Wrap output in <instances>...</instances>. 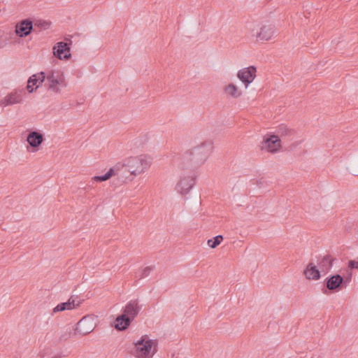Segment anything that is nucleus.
Listing matches in <instances>:
<instances>
[{
	"instance_id": "nucleus-14",
	"label": "nucleus",
	"mask_w": 358,
	"mask_h": 358,
	"mask_svg": "<svg viewBox=\"0 0 358 358\" xmlns=\"http://www.w3.org/2000/svg\"><path fill=\"white\" fill-rule=\"evenodd\" d=\"M141 306L136 300L129 301L124 309V313L130 319V321L136 317L141 311Z\"/></svg>"
},
{
	"instance_id": "nucleus-10",
	"label": "nucleus",
	"mask_w": 358,
	"mask_h": 358,
	"mask_svg": "<svg viewBox=\"0 0 358 358\" xmlns=\"http://www.w3.org/2000/svg\"><path fill=\"white\" fill-rule=\"evenodd\" d=\"M52 50L54 56L59 59H69L71 57L70 46L66 43H57Z\"/></svg>"
},
{
	"instance_id": "nucleus-6",
	"label": "nucleus",
	"mask_w": 358,
	"mask_h": 358,
	"mask_svg": "<svg viewBox=\"0 0 358 358\" xmlns=\"http://www.w3.org/2000/svg\"><path fill=\"white\" fill-rule=\"evenodd\" d=\"M282 148L280 138L275 134H266L261 143V150L273 155L277 154Z\"/></svg>"
},
{
	"instance_id": "nucleus-25",
	"label": "nucleus",
	"mask_w": 358,
	"mask_h": 358,
	"mask_svg": "<svg viewBox=\"0 0 358 358\" xmlns=\"http://www.w3.org/2000/svg\"><path fill=\"white\" fill-rule=\"evenodd\" d=\"M348 266L351 268H357L358 269V259L350 260L348 263Z\"/></svg>"
},
{
	"instance_id": "nucleus-7",
	"label": "nucleus",
	"mask_w": 358,
	"mask_h": 358,
	"mask_svg": "<svg viewBox=\"0 0 358 358\" xmlns=\"http://www.w3.org/2000/svg\"><path fill=\"white\" fill-rule=\"evenodd\" d=\"M278 30L274 24L264 23L260 26L258 32L255 34L256 40L258 41H270L276 36Z\"/></svg>"
},
{
	"instance_id": "nucleus-21",
	"label": "nucleus",
	"mask_w": 358,
	"mask_h": 358,
	"mask_svg": "<svg viewBox=\"0 0 358 358\" xmlns=\"http://www.w3.org/2000/svg\"><path fill=\"white\" fill-rule=\"evenodd\" d=\"M333 265V259L326 255V256L323 257L320 259L318 266L320 267V273H327L330 271Z\"/></svg>"
},
{
	"instance_id": "nucleus-4",
	"label": "nucleus",
	"mask_w": 358,
	"mask_h": 358,
	"mask_svg": "<svg viewBox=\"0 0 358 358\" xmlns=\"http://www.w3.org/2000/svg\"><path fill=\"white\" fill-rule=\"evenodd\" d=\"M45 86L49 92L59 94L62 92V87L67 86V83L64 75L59 71H49L45 74Z\"/></svg>"
},
{
	"instance_id": "nucleus-8",
	"label": "nucleus",
	"mask_w": 358,
	"mask_h": 358,
	"mask_svg": "<svg viewBox=\"0 0 358 358\" xmlns=\"http://www.w3.org/2000/svg\"><path fill=\"white\" fill-rule=\"evenodd\" d=\"M256 76L257 69L254 66L242 68L237 73V78L241 80L245 88L253 82Z\"/></svg>"
},
{
	"instance_id": "nucleus-11",
	"label": "nucleus",
	"mask_w": 358,
	"mask_h": 358,
	"mask_svg": "<svg viewBox=\"0 0 358 358\" xmlns=\"http://www.w3.org/2000/svg\"><path fill=\"white\" fill-rule=\"evenodd\" d=\"M194 185V178L191 176L181 177L177 183L176 189L182 195H185Z\"/></svg>"
},
{
	"instance_id": "nucleus-19",
	"label": "nucleus",
	"mask_w": 358,
	"mask_h": 358,
	"mask_svg": "<svg viewBox=\"0 0 358 358\" xmlns=\"http://www.w3.org/2000/svg\"><path fill=\"white\" fill-rule=\"evenodd\" d=\"M112 176H117V178L119 179V171L117 169V164H115L114 166L111 167L103 176H96L92 177V181L104 182L106 181V180L110 178Z\"/></svg>"
},
{
	"instance_id": "nucleus-2",
	"label": "nucleus",
	"mask_w": 358,
	"mask_h": 358,
	"mask_svg": "<svg viewBox=\"0 0 358 358\" xmlns=\"http://www.w3.org/2000/svg\"><path fill=\"white\" fill-rule=\"evenodd\" d=\"M157 341L149 335H141L134 342L132 355L136 358H152L157 350Z\"/></svg>"
},
{
	"instance_id": "nucleus-18",
	"label": "nucleus",
	"mask_w": 358,
	"mask_h": 358,
	"mask_svg": "<svg viewBox=\"0 0 358 358\" xmlns=\"http://www.w3.org/2000/svg\"><path fill=\"white\" fill-rule=\"evenodd\" d=\"M304 274L308 280H318L321 277L320 269L317 268L313 263L308 264L304 271Z\"/></svg>"
},
{
	"instance_id": "nucleus-16",
	"label": "nucleus",
	"mask_w": 358,
	"mask_h": 358,
	"mask_svg": "<svg viewBox=\"0 0 358 358\" xmlns=\"http://www.w3.org/2000/svg\"><path fill=\"white\" fill-rule=\"evenodd\" d=\"M32 22L30 20L26 19L22 20L15 26V32L19 37H25L30 34L32 30Z\"/></svg>"
},
{
	"instance_id": "nucleus-26",
	"label": "nucleus",
	"mask_w": 358,
	"mask_h": 358,
	"mask_svg": "<svg viewBox=\"0 0 358 358\" xmlns=\"http://www.w3.org/2000/svg\"><path fill=\"white\" fill-rule=\"evenodd\" d=\"M71 336V332L67 333L65 336H62V339L67 340V338Z\"/></svg>"
},
{
	"instance_id": "nucleus-22",
	"label": "nucleus",
	"mask_w": 358,
	"mask_h": 358,
	"mask_svg": "<svg viewBox=\"0 0 358 358\" xmlns=\"http://www.w3.org/2000/svg\"><path fill=\"white\" fill-rule=\"evenodd\" d=\"M130 324V319L123 313L121 315L117 317L115 320V328L120 330H124L127 329Z\"/></svg>"
},
{
	"instance_id": "nucleus-28",
	"label": "nucleus",
	"mask_w": 358,
	"mask_h": 358,
	"mask_svg": "<svg viewBox=\"0 0 358 358\" xmlns=\"http://www.w3.org/2000/svg\"><path fill=\"white\" fill-rule=\"evenodd\" d=\"M0 47H1V43H0Z\"/></svg>"
},
{
	"instance_id": "nucleus-23",
	"label": "nucleus",
	"mask_w": 358,
	"mask_h": 358,
	"mask_svg": "<svg viewBox=\"0 0 358 358\" xmlns=\"http://www.w3.org/2000/svg\"><path fill=\"white\" fill-rule=\"evenodd\" d=\"M223 237L221 235L216 236L215 237L208 239L207 241L208 246L211 248H215L217 245L221 244Z\"/></svg>"
},
{
	"instance_id": "nucleus-1",
	"label": "nucleus",
	"mask_w": 358,
	"mask_h": 358,
	"mask_svg": "<svg viewBox=\"0 0 358 358\" xmlns=\"http://www.w3.org/2000/svg\"><path fill=\"white\" fill-rule=\"evenodd\" d=\"M116 164L119 171V180L122 182H127L148 171L152 162L150 157L141 155L127 157L123 162Z\"/></svg>"
},
{
	"instance_id": "nucleus-27",
	"label": "nucleus",
	"mask_w": 358,
	"mask_h": 358,
	"mask_svg": "<svg viewBox=\"0 0 358 358\" xmlns=\"http://www.w3.org/2000/svg\"><path fill=\"white\" fill-rule=\"evenodd\" d=\"M51 358H61V356L59 355H56L52 357Z\"/></svg>"
},
{
	"instance_id": "nucleus-3",
	"label": "nucleus",
	"mask_w": 358,
	"mask_h": 358,
	"mask_svg": "<svg viewBox=\"0 0 358 358\" xmlns=\"http://www.w3.org/2000/svg\"><path fill=\"white\" fill-rule=\"evenodd\" d=\"M212 146L208 141H203L186 152L187 157L191 164L196 167L205 163L208 158Z\"/></svg>"
},
{
	"instance_id": "nucleus-24",
	"label": "nucleus",
	"mask_w": 358,
	"mask_h": 358,
	"mask_svg": "<svg viewBox=\"0 0 358 358\" xmlns=\"http://www.w3.org/2000/svg\"><path fill=\"white\" fill-rule=\"evenodd\" d=\"M152 268L153 267L152 266H146L143 268L139 275L140 278H147L152 271Z\"/></svg>"
},
{
	"instance_id": "nucleus-20",
	"label": "nucleus",
	"mask_w": 358,
	"mask_h": 358,
	"mask_svg": "<svg viewBox=\"0 0 358 358\" xmlns=\"http://www.w3.org/2000/svg\"><path fill=\"white\" fill-rule=\"evenodd\" d=\"M28 143L31 148H38L42 143L43 138L41 134L32 131L29 134L27 138Z\"/></svg>"
},
{
	"instance_id": "nucleus-5",
	"label": "nucleus",
	"mask_w": 358,
	"mask_h": 358,
	"mask_svg": "<svg viewBox=\"0 0 358 358\" xmlns=\"http://www.w3.org/2000/svg\"><path fill=\"white\" fill-rule=\"evenodd\" d=\"M97 326V316L94 314L86 315L76 324L73 329V336L87 335L94 331Z\"/></svg>"
},
{
	"instance_id": "nucleus-15",
	"label": "nucleus",
	"mask_w": 358,
	"mask_h": 358,
	"mask_svg": "<svg viewBox=\"0 0 358 358\" xmlns=\"http://www.w3.org/2000/svg\"><path fill=\"white\" fill-rule=\"evenodd\" d=\"M344 279L339 274L333 275L326 279V287L331 291H339L343 284Z\"/></svg>"
},
{
	"instance_id": "nucleus-17",
	"label": "nucleus",
	"mask_w": 358,
	"mask_h": 358,
	"mask_svg": "<svg viewBox=\"0 0 358 358\" xmlns=\"http://www.w3.org/2000/svg\"><path fill=\"white\" fill-rule=\"evenodd\" d=\"M223 92L229 99H237L243 94V92L234 83H229L224 86Z\"/></svg>"
},
{
	"instance_id": "nucleus-9",
	"label": "nucleus",
	"mask_w": 358,
	"mask_h": 358,
	"mask_svg": "<svg viewBox=\"0 0 358 358\" xmlns=\"http://www.w3.org/2000/svg\"><path fill=\"white\" fill-rule=\"evenodd\" d=\"M23 101V94L22 90L15 89L11 92L6 94L0 100V107L6 108L13 106V104L22 103Z\"/></svg>"
},
{
	"instance_id": "nucleus-13",
	"label": "nucleus",
	"mask_w": 358,
	"mask_h": 358,
	"mask_svg": "<svg viewBox=\"0 0 358 358\" xmlns=\"http://www.w3.org/2000/svg\"><path fill=\"white\" fill-rule=\"evenodd\" d=\"M45 80V73L44 72H40L36 74H33L29 77L27 82V89L29 93L34 92V90L37 89Z\"/></svg>"
},
{
	"instance_id": "nucleus-12",
	"label": "nucleus",
	"mask_w": 358,
	"mask_h": 358,
	"mask_svg": "<svg viewBox=\"0 0 358 358\" xmlns=\"http://www.w3.org/2000/svg\"><path fill=\"white\" fill-rule=\"evenodd\" d=\"M82 301L78 297L71 296L69 300L66 302H62L60 304L56 306L53 310V313L65 311V310H72L78 308L81 304Z\"/></svg>"
}]
</instances>
